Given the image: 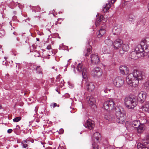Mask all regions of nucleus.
I'll list each match as a JSON object with an SVG mask.
<instances>
[{"instance_id":"obj_13","label":"nucleus","mask_w":149,"mask_h":149,"mask_svg":"<svg viewBox=\"0 0 149 149\" xmlns=\"http://www.w3.org/2000/svg\"><path fill=\"white\" fill-rule=\"evenodd\" d=\"M91 42V39L88 40L87 42L86 47L87 49L85 51L84 53V55L85 56H88L91 52L92 47L90 45Z\"/></svg>"},{"instance_id":"obj_39","label":"nucleus","mask_w":149,"mask_h":149,"mask_svg":"<svg viewBox=\"0 0 149 149\" xmlns=\"http://www.w3.org/2000/svg\"><path fill=\"white\" fill-rule=\"evenodd\" d=\"M0 33L1 34V36H3L5 35V32L4 31H2L1 32H0Z\"/></svg>"},{"instance_id":"obj_20","label":"nucleus","mask_w":149,"mask_h":149,"mask_svg":"<svg viewBox=\"0 0 149 149\" xmlns=\"http://www.w3.org/2000/svg\"><path fill=\"white\" fill-rule=\"evenodd\" d=\"M122 48L123 52H121V50L120 51V52L121 54H123L124 52H127L129 50L130 48L128 44H124L122 45Z\"/></svg>"},{"instance_id":"obj_54","label":"nucleus","mask_w":149,"mask_h":149,"mask_svg":"<svg viewBox=\"0 0 149 149\" xmlns=\"http://www.w3.org/2000/svg\"><path fill=\"white\" fill-rule=\"evenodd\" d=\"M68 60V62H69V60Z\"/></svg>"},{"instance_id":"obj_51","label":"nucleus","mask_w":149,"mask_h":149,"mask_svg":"<svg viewBox=\"0 0 149 149\" xmlns=\"http://www.w3.org/2000/svg\"><path fill=\"white\" fill-rule=\"evenodd\" d=\"M52 68L55 69V67H52Z\"/></svg>"},{"instance_id":"obj_18","label":"nucleus","mask_w":149,"mask_h":149,"mask_svg":"<svg viewBox=\"0 0 149 149\" xmlns=\"http://www.w3.org/2000/svg\"><path fill=\"white\" fill-rule=\"evenodd\" d=\"M116 0H108V3L103 7V11L104 12H107L111 7L110 3L113 4L114 3Z\"/></svg>"},{"instance_id":"obj_35","label":"nucleus","mask_w":149,"mask_h":149,"mask_svg":"<svg viewBox=\"0 0 149 149\" xmlns=\"http://www.w3.org/2000/svg\"><path fill=\"white\" fill-rule=\"evenodd\" d=\"M50 106L51 107H53V108L56 107V106H57L59 107V104H57L56 103H52L50 105Z\"/></svg>"},{"instance_id":"obj_27","label":"nucleus","mask_w":149,"mask_h":149,"mask_svg":"<svg viewBox=\"0 0 149 149\" xmlns=\"http://www.w3.org/2000/svg\"><path fill=\"white\" fill-rule=\"evenodd\" d=\"M137 128V131L138 132L141 133L143 131L144 129V125L143 124H140L139 127H138Z\"/></svg>"},{"instance_id":"obj_9","label":"nucleus","mask_w":149,"mask_h":149,"mask_svg":"<svg viewBox=\"0 0 149 149\" xmlns=\"http://www.w3.org/2000/svg\"><path fill=\"white\" fill-rule=\"evenodd\" d=\"M77 69L79 72L82 73V77L85 78L86 77L87 71L86 68L82 63H79L77 66Z\"/></svg>"},{"instance_id":"obj_17","label":"nucleus","mask_w":149,"mask_h":149,"mask_svg":"<svg viewBox=\"0 0 149 149\" xmlns=\"http://www.w3.org/2000/svg\"><path fill=\"white\" fill-rule=\"evenodd\" d=\"M84 126L86 127L90 130H92L95 127L94 122L90 120H87L84 124Z\"/></svg>"},{"instance_id":"obj_48","label":"nucleus","mask_w":149,"mask_h":149,"mask_svg":"<svg viewBox=\"0 0 149 149\" xmlns=\"http://www.w3.org/2000/svg\"><path fill=\"white\" fill-rule=\"evenodd\" d=\"M104 92L105 93L107 92V89L104 90Z\"/></svg>"},{"instance_id":"obj_24","label":"nucleus","mask_w":149,"mask_h":149,"mask_svg":"<svg viewBox=\"0 0 149 149\" xmlns=\"http://www.w3.org/2000/svg\"><path fill=\"white\" fill-rule=\"evenodd\" d=\"M106 33V30L104 29L101 28L97 33V37L98 38H100Z\"/></svg>"},{"instance_id":"obj_21","label":"nucleus","mask_w":149,"mask_h":149,"mask_svg":"<svg viewBox=\"0 0 149 149\" xmlns=\"http://www.w3.org/2000/svg\"><path fill=\"white\" fill-rule=\"evenodd\" d=\"M101 21H102L103 22H105L106 21V19L104 18V16L102 15H100L99 18H97V19L95 22V24L96 26H98L100 22Z\"/></svg>"},{"instance_id":"obj_34","label":"nucleus","mask_w":149,"mask_h":149,"mask_svg":"<svg viewBox=\"0 0 149 149\" xmlns=\"http://www.w3.org/2000/svg\"><path fill=\"white\" fill-rule=\"evenodd\" d=\"M21 117H18L13 119V120L14 122H17L20 121L21 120Z\"/></svg>"},{"instance_id":"obj_53","label":"nucleus","mask_w":149,"mask_h":149,"mask_svg":"<svg viewBox=\"0 0 149 149\" xmlns=\"http://www.w3.org/2000/svg\"><path fill=\"white\" fill-rule=\"evenodd\" d=\"M73 70H74V67H73Z\"/></svg>"},{"instance_id":"obj_14","label":"nucleus","mask_w":149,"mask_h":149,"mask_svg":"<svg viewBox=\"0 0 149 149\" xmlns=\"http://www.w3.org/2000/svg\"><path fill=\"white\" fill-rule=\"evenodd\" d=\"M90 58L91 62L92 63L96 64L100 62V58L97 54H92L91 55Z\"/></svg>"},{"instance_id":"obj_26","label":"nucleus","mask_w":149,"mask_h":149,"mask_svg":"<svg viewBox=\"0 0 149 149\" xmlns=\"http://www.w3.org/2000/svg\"><path fill=\"white\" fill-rule=\"evenodd\" d=\"M140 125V123L139 121L135 120L133 121L132 125L133 127L137 128L138 127H139Z\"/></svg>"},{"instance_id":"obj_8","label":"nucleus","mask_w":149,"mask_h":149,"mask_svg":"<svg viewBox=\"0 0 149 149\" xmlns=\"http://www.w3.org/2000/svg\"><path fill=\"white\" fill-rule=\"evenodd\" d=\"M102 72L101 69L98 67L94 68L91 71V75L94 77L99 78L102 75Z\"/></svg>"},{"instance_id":"obj_33","label":"nucleus","mask_w":149,"mask_h":149,"mask_svg":"<svg viewBox=\"0 0 149 149\" xmlns=\"http://www.w3.org/2000/svg\"><path fill=\"white\" fill-rule=\"evenodd\" d=\"M135 18L133 14H130L129 15H128V19L130 21L131 20H132L134 19Z\"/></svg>"},{"instance_id":"obj_29","label":"nucleus","mask_w":149,"mask_h":149,"mask_svg":"<svg viewBox=\"0 0 149 149\" xmlns=\"http://www.w3.org/2000/svg\"><path fill=\"white\" fill-rule=\"evenodd\" d=\"M104 42L105 43L108 45H112V43H113L109 37H108L105 40Z\"/></svg>"},{"instance_id":"obj_42","label":"nucleus","mask_w":149,"mask_h":149,"mask_svg":"<svg viewBox=\"0 0 149 149\" xmlns=\"http://www.w3.org/2000/svg\"><path fill=\"white\" fill-rule=\"evenodd\" d=\"M50 80L52 83H54V80L53 79H50Z\"/></svg>"},{"instance_id":"obj_5","label":"nucleus","mask_w":149,"mask_h":149,"mask_svg":"<svg viewBox=\"0 0 149 149\" xmlns=\"http://www.w3.org/2000/svg\"><path fill=\"white\" fill-rule=\"evenodd\" d=\"M149 144V135H147L143 140V143H138L137 147L138 149H149L147 145Z\"/></svg>"},{"instance_id":"obj_7","label":"nucleus","mask_w":149,"mask_h":149,"mask_svg":"<svg viewBox=\"0 0 149 149\" xmlns=\"http://www.w3.org/2000/svg\"><path fill=\"white\" fill-rule=\"evenodd\" d=\"M114 102L113 101L108 100L104 102L103 107L105 109L109 111L114 108Z\"/></svg>"},{"instance_id":"obj_6","label":"nucleus","mask_w":149,"mask_h":149,"mask_svg":"<svg viewBox=\"0 0 149 149\" xmlns=\"http://www.w3.org/2000/svg\"><path fill=\"white\" fill-rule=\"evenodd\" d=\"M124 84V80L123 78L120 76L116 77L113 81V84L117 88L121 87Z\"/></svg>"},{"instance_id":"obj_52","label":"nucleus","mask_w":149,"mask_h":149,"mask_svg":"<svg viewBox=\"0 0 149 149\" xmlns=\"http://www.w3.org/2000/svg\"><path fill=\"white\" fill-rule=\"evenodd\" d=\"M55 70H56V71H57V68H56V69H55Z\"/></svg>"},{"instance_id":"obj_50","label":"nucleus","mask_w":149,"mask_h":149,"mask_svg":"<svg viewBox=\"0 0 149 149\" xmlns=\"http://www.w3.org/2000/svg\"><path fill=\"white\" fill-rule=\"evenodd\" d=\"M14 131L15 132L16 131V129H14Z\"/></svg>"},{"instance_id":"obj_28","label":"nucleus","mask_w":149,"mask_h":149,"mask_svg":"<svg viewBox=\"0 0 149 149\" xmlns=\"http://www.w3.org/2000/svg\"><path fill=\"white\" fill-rule=\"evenodd\" d=\"M21 146L24 148L28 149V145L27 141L26 140H23L21 142Z\"/></svg>"},{"instance_id":"obj_3","label":"nucleus","mask_w":149,"mask_h":149,"mask_svg":"<svg viewBox=\"0 0 149 149\" xmlns=\"http://www.w3.org/2000/svg\"><path fill=\"white\" fill-rule=\"evenodd\" d=\"M115 115L116 116V120L117 123H123L126 119V115L124 113H122L118 107L115 108Z\"/></svg>"},{"instance_id":"obj_10","label":"nucleus","mask_w":149,"mask_h":149,"mask_svg":"<svg viewBox=\"0 0 149 149\" xmlns=\"http://www.w3.org/2000/svg\"><path fill=\"white\" fill-rule=\"evenodd\" d=\"M123 43V41L120 39H117L112 43L111 47L114 49L117 50L119 49Z\"/></svg>"},{"instance_id":"obj_46","label":"nucleus","mask_w":149,"mask_h":149,"mask_svg":"<svg viewBox=\"0 0 149 149\" xmlns=\"http://www.w3.org/2000/svg\"><path fill=\"white\" fill-rule=\"evenodd\" d=\"M36 39L37 41H39V38H36Z\"/></svg>"},{"instance_id":"obj_37","label":"nucleus","mask_w":149,"mask_h":149,"mask_svg":"<svg viewBox=\"0 0 149 149\" xmlns=\"http://www.w3.org/2000/svg\"><path fill=\"white\" fill-rule=\"evenodd\" d=\"M64 132V130L63 129H61L59 130V133L60 134H62Z\"/></svg>"},{"instance_id":"obj_4","label":"nucleus","mask_w":149,"mask_h":149,"mask_svg":"<svg viewBox=\"0 0 149 149\" xmlns=\"http://www.w3.org/2000/svg\"><path fill=\"white\" fill-rule=\"evenodd\" d=\"M101 137V135L98 132L94 133L92 137V142L93 149H98L97 143Z\"/></svg>"},{"instance_id":"obj_2","label":"nucleus","mask_w":149,"mask_h":149,"mask_svg":"<svg viewBox=\"0 0 149 149\" xmlns=\"http://www.w3.org/2000/svg\"><path fill=\"white\" fill-rule=\"evenodd\" d=\"M143 79L141 72L134 70L133 73H130L126 78V81L129 86L134 88L137 87L139 84V81Z\"/></svg>"},{"instance_id":"obj_1","label":"nucleus","mask_w":149,"mask_h":149,"mask_svg":"<svg viewBox=\"0 0 149 149\" xmlns=\"http://www.w3.org/2000/svg\"><path fill=\"white\" fill-rule=\"evenodd\" d=\"M146 98V93L143 91L139 92L137 98L134 96L126 97L124 100V104L126 107L130 109H133L137 104V100L143 103Z\"/></svg>"},{"instance_id":"obj_40","label":"nucleus","mask_w":149,"mask_h":149,"mask_svg":"<svg viewBox=\"0 0 149 149\" xmlns=\"http://www.w3.org/2000/svg\"><path fill=\"white\" fill-rule=\"evenodd\" d=\"M36 8L37 10H36V11H40V8L39 6H37V7H36Z\"/></svg>"},{"instance_id":"obj_31","label":"nucleus","mask_w":149,"mask_h":149,"mask_svg":"<svg viewBox=\"0 0 149 149\" xmlns=\"http://www.w3.org/2000/svg\"><path fill=\"white\" fill-rule=\"evenodd\" d=\"M35 68H36V70L37 71V72L39 74L42 71V69L40 68V66H35Z\"/></svg>"},{"instance_id":"obj_12","label":"nucleus","mask_w":149,"mask_h":149,"mask_svg":"<svg viewBox=\"0 0 149 149\" xmlns=\"http://www.w3.org/2000/svg\"><path fill=\"white\" fill-rule=\"evenodd\" d=\"M135 49L142 56L146 55V53L148 52H146L145 48L142 46L141 43L140 45H138L136 47Z\"/></svg>"},{"instance_id":"obj_23","label":"nucleus","mask_w":149,"mask_h":149,"mask_svg":"<svg viewBox=\"0 0 149 149\" xmlns=\"http://www.w3.org/2000/svg\"><path fill=\"white\" fill-rule=\"evenodd\" d=\"M95 88V86L93 83L91 82L87 84V89L89 92H92L94 90Z\"/></svg>"},{"instance_id":"obj_38","label":"nucleus","mask_w":149,"mask_h":149,"mask_svg":"<svg viewBox=\"0 0 149 149\" xmlns=\"http://www.w3.org/2000/svg\"><path fill=\"white\" fill-rule=\"evenodd\" d=\"M13 130L12 129H9L8 131H7V132L8 133H11L13 131Z\"/></svg>"},{"instance_id":"obj_32","label":"nucleus","mask_w":149,"mask_h":149,"mask_svg":"<svg viewBox=\"0 0 149 149\" xmlns=\"http://www.w3.org/2000/svg\"><path fill=\"white\" fill-rule=\"evenodd\" d=\"M102 51L104 54H106L108 53V50L106 46H104L102 48Z\"/></svg>"},{"instance_id":"obj_15","label":"nucleus","mask_w":149,"mask_h":149,"mask_svg":"<svg viewBox=\"0 0 149 149\" xmlns=\"http://www.w3.org/2000/svg\"><path fill=\"white\" fill-rule=\"evenodd\" d=\"M123 28L122 25H118L114 26L112 30L113 33L114 35H118L121 32Z\"/></svg>"},{"instance_id":"obj_11","label":"nucleus","mask_w":149,"mask_h":149,"mask_svg":"<svg viewBox=\"0 0 149 149\" xmlns=\"http://www.w3.org/2000/svg\"><path fill=\"white\" fill-rule=\"evenodd\" d=\"M142 46L144 47L146 52H149V38L142 39L141 42Z\"/></svg>"},{"instance_id":"obj_56","label":"nucleus","mask_w":149,"mask_h":149,"mask_svg":"<svg viewBox=\"0 0 149 149\" xmlns=\"http://www.w3.org/2000/svg\"><path fill=\"white\" fill-rule=\"evenodd\" d=\"M129 1H130L131 0H129Z\"/></svg>"},{"instance_id":"obj_22","label":"nucleus","mask_w":149,"mask_h":149,"mask_svg":"<svg viewBox=\"0 0 149 149\" xmlns=\"http://www.w3.org/2000/svg\"><path fill=\"white\" fill-rule=\"evenodd\" d=\"M104 118L109 121L114 120L115 119V117L110 113L106 114L104 115Z\"/></svg>"},{"instance_id":"obj_41","label":"nucleus","mask_w":149,"mask_h":149,"mask_svg":"<svg viewBox=\"0 0 149 149\" xmlns=\"http://www.w3.org/2000/svg\"><path fill=\"white\" fill-rule=\"evenodd\" d=\"M108 149H114V148H113L111 146H109L108 147Z\"/></svg>"},{"instance_id":"obj_49","label":"nucleus","mask_w":149,"mask_h":149,"mask_svg":"<svg viewBox=\"0 0 149 149\" xmlns=\"http://www.w3.org/2000/svg\"><path fill=\"white\" fill-rule=\"evenodd\" d=\"M15 33H16L15 32H14V33H13V34H14L15 35H16Z\"/></svg>"},{"instance_id":"obj_36","label":"nucleus","mask_w":149,"mask_h":149,"mask_svg":"<svg viewBox=\"0 0 149 149\" xmlns=\"http://www.w3.org/2000/svg\"><path fill=\"white\" fill-rule=\"evenodd\" d=\"M46 48L48 50L50 49H52V46L51 45H49L47 46Z\"/></svg>"},{"instance_id":"obj_30","label":"nucleus","mask_w":149,"mask_h":149,"mask_svg":"<svg viewBox=\"0 0 149 149\" xmlns=\"http://www.w3.org/2000/svg\"><path fill=\"white\" fill-rule=\"evenodd\" d=\"M143 87L146 90L149 89V81L145 82L143 85Z\"/></svg>"},{"instance_id":"obj_55","label":"nucleus","mask_w":149,"mask_h":149,"mask_svg":"<svg viewBox=\"0 0 149 149\" xmlns=\"http://www.w3.org/2000/svg\"><path fill=\"white\" fill-rule=\"evenodd\" d=\"M148 57L149 58V55H148Z\"/></svg>"},{"instance_id":"obj_16","label":"nucleus","mask_w":149,"mask_h":149,"mask_svg":"<svg viewBox=\"0 0 149 149\" xmlns=\"http://www.w3.org/2000/svg\"><path fill=\"white\" fill-rule=\"evenodd\" d=\"M119 70L121 74L123 75H126L129 72L128 68L125 65L120 66L119 67Z\"/></svg>"},{"instance_id":"obj_44","label":"nucleus","mask_w":149,"mask_h":149,"mask_svg":"<svg viewBox=\"0 0 149 149\" xmlns=\"http://www.w3.org/2000/svg\"><path fill=\"white\" fill-rule=\"evenodd\" d=\"M18 127V128L17 127V129H19L20 128V127L18 125H17V126H16V127Z\"/></svg>"},{"instance_id":"obj_43","label":"nucleus","mask_w":149,"mask_h":149,"mask_svg":"<svg viewBox=\"0 0 149 149\" xmlns=\"http://www.w3.org/2000/svg\"><path fill=\"white\" fill-rule=\"evenodd\" d=\"M62 81H63V80L61 79H60L59 80V82L62 83Z\"/></svg>"},{"instance_id":"obj_25","label":"nucleus","mask_w":149,"mask_h":149,"mask_svg":"<svg viewBox=\"0 0 149 149\" xmlns=\"http://www.w3.org/2000/svg\"><path fill=\"white\" fill-rule=\"evenodd\" d=\"M87 99L89 100L88 102L90 105H92L95 103V99L93 96L88 97H87Z\"/></svg>"},{"instance_id":"obj_45","label":"nucleus","mask_w":149,"mask_h":149,"mask_svg":"<svg viewBox=\"0 0 149 149\" xmlns=\"http://www.w3.org/2000/svg\"><path fill=\"white\" fill-rule=\"evenodd\" d=\"M148 10L149 11V3H148Z\"/></svg>"},{"instance_id":"obj_19","label":"nucleus","mask_w":149,"mask_h":149,"mask_svg":"<svg viewBox=\"0 0 149 149\" xmlns=\"http://www.w3.org/2000/svg\"><path fill=\"white\" fill-rule=\"evenodd\" d=\"M130 55L131 58L134 59H137L142 56L137 51H136L135 49L131 53Z\"/></svg>"},{"instance_id":"obj_47","label":"nucleus","mask_w":149,"mask_h":149,"mask_svg":"<svg viewBox=\"0 0 149 149\" xmlns=\"http://www.w3.org/2000/svg\"><path fill=\"white\" fill-rule=\"evenodd\" d=\"M2 106L1 105H0V109H2Z\"/></svg>"}]
</instances>
